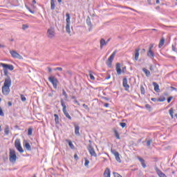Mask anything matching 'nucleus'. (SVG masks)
Wrapping results in <instances>:
<instances>
[{"instance_id":"69168bd1","label":"nucleus","mask_w":177,"mask_h":177,"mask_svg":"<svg viewBox=\"0 0 177 177\" xmlns=\"http://www.w3.org/2000/svg\"><path fill=\"white\" fill-rule=\"evenodd\" d=\"M0 48H5L4 45L0 44Z\"/></svg>"},{"instance_id":"49530a36","label":"nucleus","mask_w":177,"mask_h":177,"mask_svg":"<svg viewBox=\"0 0 177 177\" xmlns=\"http://www.w3.org/2000/svg\"><path fill=\"white\" fill-rule=\"evenodd\" d=\"M28 135H32V129H28Z\"/></svg>"},{"instance_id":"f3484780","label":"nucleus","mask_w":177,"mask_h":177,"mask_svg":"<svg viewBox=\"0 0 177 177\" xmlns=\"http://www.w3.org/2000/svg\"><path fill=\"white\" fill-rule=\"evenodd\" d=\"M153 86H154L155 92H160V86L156 82H153Z\"/></svg>"},{"instance_id":"680f3d73","label":"nucleus","mask_w":177,"mask_h":177,"mask_svg":"<svg viewBox=\"0 0 177 177\" xmlns=\"http://www.w3.org/2000/svg\"><path fill=\"white\" fill-rule=\"evenodd\" d=\"M8 104L9 107H10L12 106V102H8Z\"/></svg>"},{"instance_id":"4be33fe9","label":"nucleus","mask_w":177,"mask_h":177,"mask_svg":"<svg viewBox=\"0 0 177 177\" xmlns=\"http://www.w3.org/2000/svg\"><path fill=\"white\" fill-rule=\"evenodd\" d=\"M142 71L143 73H145L146 77H150V71L147 70L145 68H143Z\"/></svg>"},{"instance_id":"6e6d98bb","label":"nucleus","mask_w":177,"mask_h":177,"mask_svg":"<svg viewBox=\"0 0 177 177\" xmlns=\"http://www.w3.org/2000/svg\"><path fill=\"white\" fill-rule=\"evenodd\" d=\"M111 78V75H109L106 77H105V80H110Z\"/></svg>"},{"instance_id":"6ab92c4d","label":"nucleus","mask_w":177,"mask_h":177,"mask_svg":"<svg viewBox=\"0 0 177 177\" xmlns=\"http://www.w3.org/2000/svg\"><path fill=\"white\" fill-rule=\"evenodd\" d=\"M107 45V43H106V40L104 39H100V48L103 49V46H106Z\"/></svg>"},{"instance_id":"aec40b11","label":"nucleus","mask_w":177,"mask_h":177,"mask_svg":"<svg viewBox=\"0 0 177 177\" xmlns=\"http://www.w3.org/2000/svg\"><path fill=\"white\" fill-rule=\"evenodd\" d=\"M138 160L141 162V165L142 166V167L146 168V163L145 162V159L138 157Z\"/></svg>"},{"instance_id":"b1692460","label":"nucleus","mask_w":177,"mask_h":177,"mask_svg":"<svg viewBox=\"0 0 177 177\" xmlns=\"http://www.w3.org/2000/svg\"><path fill=\"white\" fill-rule=\"evenodd\" d=\"M65 117H66V118H68L69 120H72L71 116L70 115V114L68 113V112H67V110L65 111H62Z\"/></svg>"},{"instance_id":"cd10ccee","label":"nucleus","mask_w":177,"mask_h":177,"mask_svg":"<svg viewBox=\"0 0 177 177\" xmlns=\"http://www.w3.org/2000/svg\"><path fill=\"white\" fill-rule=\"evenodd\" d=\"M51 10H55V0H50Z\"/></svg>"},{"instance_id":"c03bdc74","label":"nucleus","mask_w":177,"mask_h":177,"mask_svg":"<svg viewBox=\"0 0 177 177\" xmlns=\"http://www.w3.org/2000/svg\"><path fill=\"white\" fill-rule=\"evenodd\" d=\"M68 145L71 147V149H74V145H73V142L71 141L68 142Z\"/></svg>"},{"instance_id":"412c9836","label":"nucleus","mask_w":177,"mask_h":177,"mask_svg":"<svg viewBox=\"0 0 177 177\" xmlns=\"http://www.w3.org/2000/svg\"><path fill=\"white\" fill-rule=\"evenodd\" d=\"M24 146L26 147V150H28L29 151H31V145H30V143L25 142Z\"/></svg>"},{"instance_id":"f03ea898","label":"nucleus","mask_w":177,"mask_h":177,"mask_svg":"<svg viewBox=\"0 0 177 177\" xmlns=\"http://www.w3.org/2000/svg\"><path fill=\"white\" fill-rule=\"evenodd\" d=\"M16 158H17V156H16V151H15V149H10V162H12V163L16 162Z\"/></svg>"},{"instance_id":"a211bd4d","label":"nucleus","mask_w":177,"mask_h":177,"mask_svg":"<svg viewBox=\"0 0 177 177\" xmlns=\"http://www.w3.org/2000/svg\"><path fill=\"white\" fill-rule=\"evenodd\" d=\"M86 24H88L90 27V28L88 29V31H91V28H92L93 25H92V22H91V18L89 17H88L86 19Z\"/></svg>"},{"instance_id":"a18cd8bd","label":"nucleus","mask_w":177,"mask_h":177,"mask_svg":"<svg viewBox=\"0 0 177 177\" xmlns=\"http://www.w3.org/2000/svg\"><path fill=\"white\" fill-rule=\"evenodd\" d=\"M21 99L22 102H26V98L24 97V95H21Z\"/></svg>"},{"instance_id":"09e8293b","label":"nucleus","mask_w":177,"mask_h":177,"mask_svg":"<svg viewBox=\"0 0 177 177\" xmlns=\"http://www.w3.org/2000/svg\"><path fill=\"white\" fill-rule=\"evenodd\" d=\"M172 99H174V97H172V96L168 97L167 98V102L171 103V100H172Z\"/></svg>"},{"instance_id":"393cba45","label":"nucleus","mask_w":177,"mask_h":177,"mask_svg":"<svg viewBox=\"0 0 177 177\" xmlns=\"http://www.w3.org/2000/svg\"><path fill=\"white\" fill-rule=\"evenodd\" d=\"M165 42V39L162 38L160 39V42H159V45H158L159 48H162V46H164Z\"/></svg>"},{"instance_id":"473e14b6","label":"nucleus","mask_w":177,"mask_h":177,"mask_svg":"<svg viewBox=\"0 0 177 177\" xmlns=\"http://www.w3.org/2000/svg\"><path fill=\"white\" fill-rule=\"evenodd\" d=\"M3 71L4 73V75L6 77V78H8V77H10L9 75H8V74H9V72L8 71V70L6 68H3Z\"/></svg>"},{"instance_id":"9d476101","label":"nucleus","mask_w":177,"mask_h":177,"mask_svg":"<svg viewBox=\"0 0 177 177\" xmlns=\"http://www.w3.org/2000/svg\"><path fill=\"white\" fill-rule=\"evenodd\" d=\"M0 64L2 67L6 68V70H10V71H13V70H15V66H13V65L12 64H3V63H1Z\"/></svg>"},{"instance_id":"bf43d9fd","label":"nucleus","mask_w":177,"mask_h":177,"mask_svg":"<svg viewBox=\"0 0 177 177\" xmlns=\"http://www.w3.org/2000/svg\"><path fill=\"white\" fill-rule=\"evenodd\" d=\"M152 102H157V98H151Z\"/></svg>"},{"instance_id":"0e129e2a","label":"nucleus","mask_w":177,"mask_h":177,"mask_svg":"<svg viewBox=\"0 0 177 177\" xmlns=\"http://www.w3.org/2000/svg\"><path fill=\"white\" fill-rule=\"evenodd\" d=\"M110 39H111L109 38V39H108L106 40V44H109V42H110Z\"/></svg>"},{"instance_id":"a19ab883","label":"nucleus","mask_w":177,"mask_h":177,"mask_svg":"<svg viewBox=\"0 0 177 177\" xmlns=\"http://www.w3.org/2000/svg\"><path fill=\"white\" fill-rule=\"evenodd\" d=\"M27 28H28V25L27 24L22 25V30H27Z\"/></svg>"},{"instance_id":"3c124183","label":"nucleus","mask_w":177,"mask_h":177,"mask_svg":"<svg viewBox=\"0 0 177 177\" xmlns=\"http://www.w3.org/2000/svg\"><path fill=\"white\" fill-rule=\"evenodd\" d=\"M145 107H146V109H147V110H150V109H151V106L149 104H147L145 105Z\"/></svg>"},{"instance_id":"7ed1b4c3","label":"nucleus","mask_w":177,"mask_h":177,"mask_svg":"<svg viewBox=\"0 0 177 177\" xmlns=\"http://www.w3.org/2000/svg\"><path fill=\"white\" fill-rule=\"evenodd\" d=\"M117 53V50H115L111 55V56L108 58V60L106 62V65L108 66V67H109L110 68H111V64L113 63V61L114 60V57H115V54Z\"/></svg>"},{"instance_id":"37998d69","label":"nucleus","mask_w":177,"mask_h":177,"mask_svg":"<svg viewBox=\"0 0 177 177\" xmlns=\"http://www.w3.org/2000/svg\"><path fill=\"white\" fill-rule=\"evenodd\" d=\"M120 127H122V128H125V127H127V123H125V122H120Z\"/></svg>"},{"instance_id":"f8f14e48","label":"nucleus","mask_w":177,"mask_h":177,"mask_svg":"<svg viewBox=\"0 0 177 177\" xmlns=\"http://www.w3.org/2000/svg\"><path fill=\"white\" fill-rule=\"evenodd\" d=\"M140 50V48H136L134 51V60L136 62H138L139 60V52Z\"/></svg>"},{"instance_id":"4468645a","label":"nucleus","mask_w":177,"mask_h":177,"mask_svg":"<svg viewBox=\"0 0 177 177\" xmlns=\"http://www.w3.org/2000/svg\"><path fill=\"white\" fill-rule=\"evenodd\" d=\"M104 177H110L111 176V171L109 167H106L104 172Z\"/></svg>"},{"instance_id":"39448f33","label":"nucleus","mask_w":177,"mask_h":177,"mask_svg":"<svg viewBox=\"0 0 177 177\" xmlns=\"http://www.w3.org/2000/svg\"><path fill=\"white\" fill-rule=\"evenodd\" d=\"M48 81H50L51 82V84H53V88L55 89H57V84H58L59 81H57V79H56V77H55V76L49 77Z\"/></svg>"},{"instance_id":"774afa93","label":"nucleus","mask_w":177,"mask_h":177,"mask_svg":"<svg viewBox=\"0 0 177 177\" xmlns=\"http://www.w3.org/2000/svg\"><path fill=\"white\" fill-rule=\"evenodd\" d=\"M156 3H160V0H156Z\"/></svg>"},{"instance_id":"2eb2a0df","label":"nucleus","mask_w":177,"mask_h":177,"mask_svg":"<svg viewBox=\"0 0 177 177\" xmlns=\"http://www.w3.org/2000/svg\"><path fill=\"white\" fill-rule=\"evenodd\" d=\"M74 127H75V134L77 136H80V126L77 125V124H74Z\"/></svg>"},{"instance_id":"e2e57ef3","label":"nucleus","mask_w":177,"mask_h":177,"mask_svg":"<svg viewBox=\"0 0 177 177\" xmlns=\"http://www.w3.org/2000/svg\"><path fill=\"white\" fill-rule=\"evenodd\" d=\"M32 3H33V5H35V3H37V1H35V0H32Z\"/></svg>"},{"instance_id":"a878e982","label":"nucleus","mask_w":177,"mask_h":177,"mask_svg":"<svg viewBox=\"0 0 177 177\" xmlns=\"http://www.w3.org/2000/svg\"><path fill=\"white\" fill-rule=\"evenodd\" d=\"M66 24H71L70 14H69L68 12H67V13L66 14Z\"/></svg>"},{"instance_id":"423d86ee","label":"nucleus","mask_w":177,"mask_h":177,"mask_svg":"<svg viewBox=\"0 0 177 177\" xmlns=\"http://www.w3.org/2000/svg\"><path fill=\"white\" fill-rule=\"evenodd\" d=\"M55 28H50L47 30V37L48 38H55Z\"/></svg>"},{"instance_id":"0eeeda50","label":"nucleus","mask_w":177,"mask_h":177,"mask_svg":"<svg viewBox=\"0 0 177 177\" xmlns=\"http://www.w3.org/2000/svg\"><path fill=\"white\" fill-rule=\"evenodd\" d=\"M10 53L12 57H14V59H23V57L20 55V54H19L17 52H16V50H10Z\"/></svg>"},{"instance_id":"e433bc0d","label":"nucleus","mask_w":177,"mask_h":177,"mask_svg":"<svg viewBox=\"0 0 177 177\" xmlns=\"http://www.w3.org/2000/svg\"><path fill=\"white\" fill-rule=\"evenodd\" d=\"M140 92L142 95H145V87L143 86H140Z\"/></svg>"},{"instance_id":"20e7f679","label":"nucleus","mask_w":177,"mask_h":177,"mask_svg":"<svg viewBox=\"0 0 177 177\" xmlns=\"http://www.w3.org/2000/svg\"><path fill=\"white\" fill-rule=\"evenodd\" d=\"M15 146L17 150H18V151H19V153H24V150H23V147H21V143L20 142L19 139H16L15 140Z\"/></svg>"},{"instance_id":"c756f323","label":"nucleus","mask_w":177,"mask_h":177,"mask_svg":"<svg viewBox=\"0 0 177 177\" xmlns=\"http://www.w3.org/2000/svg\"><path fill=\"white\" fill-rule=\"evenodd\" d=\"M55 124H59V115L57 114L54 115Z\"/></svg>"},{"instance_id":"9b49d317","label":"nucleus","mask_w":177,"mask_h":177,"mask_svg":"<svg viewBox=\"0 0 177 177\" xmlns=\"http://www.w3.org/2000/svg\"><path fill=\"white\" fill-rule=\"evenodd\" d=\"M122 84L124 88H125V91H128L129 89V84H128V79H127V77H124L123 79Z\"/></svg>"},{"instance_id":"72a5a7b5","label":"nucleus","mask_w":177,"mask_h":177,"mask_svg":"<svg viewBox=\"0 0 177 177\" xmlns=\"http://www.w3.org/2000/svg\"><path fill=\"white\" fill-rule=\"evenodd\" d=\"M62 95L64 96L65 99L68 98V95H67V93H66V91H64V89L62 90Z\"/></svg>"},{"instance_id":"7c9ffc66","label":"nucleus","mask_w":177,"mask_h":177,"mask_svg":"<svg viewBox=\"0 0 177 177\" xmlns=\"http://www.w3.org/2000/svg\"><path fill=\"white\" fill-rule=\"evenodd\" d=\"M66 32H68V34H70L71 32V30H70V24H66Z\"/></svg>"},{"instance_id":"338daca9","label":"nucleus","mask_w":177,"mask_h":177,"mask_svg":"<svg viewBox=\"0 0 177 177\" xmlns=\"http://www.w3.org/2000/svg\"><path fill=\"white\" fill-rule=\"evenodd\" d=\"M172 50L175 52V46H172Z\"/></svg>"},{"instance_id":"864d4df0","label":"nucleus","mask_w":177,"mask_h":177,"mask_svg":"<svg viewBox=\"0 0 177 177\" xmlns=\"http://www.w3.org/2000/svg\"><path fill=\"white\" fill-rule=\"evenodd\" d=\"M170 88H171V90L177 91V88H175L174 86H171Z\"/></svg>"},{"instance_id":"8fccbe9b","label":"nucleus","mask_w":177,"mask_h":177,"mask_svg":"<svg viewBox=\"0 0 177 177\" xmlns=\"http://www.w3.org/2000/svg\"><path fill=\"white\" fill-rule=\"evenodd\" d=\"M153 46H154V44H150V46L149 47V50H153Z\"/></svg>"},{"instance_id":"ddd939ff","label":"nucleus","mask_w":177,"mask_h":177,"mask_svg":"<svg viewBox=\"0 0 177 177\" xmlns=\"http://www.w3.org/2000/svg\"><path fill=\"white\" fill-rule=\"evenodd\" d=\"M116 71L118 75H121L122 71L121 70V64L120 63L116 64Z\"/></svg>"},{"instance_id":"79ce46f5","label":"nucleus","mask_w":177,"mask_h":177,"mask_svg":"<svg viewBox=\"0 0 177 177\" xmlns=\"http://www.w3.org/2000/svg\"><path fill=\"white\" fill-rule=\"evenodd\" d=\"M88 165H89V160L88 159H86L84 162V166L88 167Z\"/></svg>"},{"instance_id":"bb28decb","label":"nucleus","mask_w":177,"mask_h":177,"mask_svg":"<svg viewBox=\"0 0 177 177\" xmlns=\"http://www.w3.org/2000/svg\"><path fill=\"white\" fill-rule=\"evenodd\" d=\"M10 132V130L9 129V126H6L5 129H4L5 135H6V136L9 135Z\"/></svg>"},{"instance_id":"ea45409f","label":"nucleus","mask_w":177,"mask_h":177,"mask_svg":"<svg viewBox=\"0 0 177 177\" xmlns=\"http://www.w3.org/2000/svg\"><path fill=\"white\" fill-rule=\"evenodd\" d=\"M0 115L1 117H3L5 115V113H3V111L2 110V108L0 106Z\"/></svg>"},{"instance_id":"4c0bfd02","label":"nucleus","mask_w":177,"mask_h":177,"mask_svg":"<svg viewBox=\"0 0 177 177\" xmlns=\"http://www.w3.org/2000/svg\"><path fill=\"white\" fill-rule=\"evenodd\" d=\"M55 71H63V68L62 67H57L54 68Z\"/></svg>"},{"instance_id":"603ef678","label":"nucleus","mask_w":177,"mask_h":177,"mask_svg":"<svg viewBox=\"0 0 177 177\" xmlns=\"http://www.w3.org/2000/svg\"><path fill=\"white\" fill-rule=\"evenodd\" d=\"M125 71H127V67L124 66L122 69V73H125Z\"/></svg>"},{"instance_id":"1a4fd4ad","label":"nucleus","mask_w":177,"mask_h":177,"mask_svg":"<svg viewBox=\"0 0 177 177\" xmlns=\"http://www.w3.org/2000/svg\"><path fill=\"white\" fill-rule=\"evenodd\" d=\"M87 149L88 150V152L90 153L91 156L93 157H97L96 152L95 151V149H93V147H92L91 145H88L87 147Z\"/></svg>"},{"instance_id":"c85d7f7f","label":"nucleus","mask_w":177,"mask_h":177,"mask_svg":"<svg viewBox=\"0 0 177 177\" xmlns=\"http://www.w3.org/2000/svg\"><path fill=\"white\" fill-rule=\"evenodd\" d=\"M89 76L92 81H95V76H93V72L89 71Z\"/></svg>"},{"instance_id":"f704fd0d","label":"nucleus","mask_w":177,"mask_h":177,"mask_svg":"<svg viewBox=\"0 0 177 177\" xmlns=\"http://www.w3.org/2000/svg\"><path fill=\"white\" fill-rule=\"evenodd\" d=\"M158 102H165V97H160L158 99Z\"/></svg>"},{"instance_id":"f257e3e1","label":"nucleus","mask_w":177,"mask_h":177,"mask_svg":"<svg viewBox=\"0 0 177 177\" xmlns=\"http://www.w3.org/2000/svg\"><path fill=\"white\" fill-rule=\"evenodd\" d=\"M10 86H12V79L10 77H6L3 85L1 88L3 95L7 96L10 93Z\"/></svg>"},{"instance_id":"6e6552de","label":"nucleus","mask_w":177,"mask_h":177,"mask_svg":"<svg viewBox=\"0 0 177 177\" xmlns=\"http://www.w3.org/2000/svg\"><path fill=\"white\" fill-rule=\"evenodd\" d=\"M112 154L115 156V158L118 162H121V158H120V153L118 151H116L115 149H111V150Z\"/></svg>"},{"instance_id":"c9c22d12","label":"nucleus","mask_w":177,"mask_h":177,"mask_svg":"<svg viewBox=\"0 0 177 177\" xmlns=\"http://www.w3.org/2000/svg\"><path fill=\"white\" fill-rule=\"evenodd\" d=\"M152 142H153V140H149L148 141H147V146L148 147H150V145H151Z\"/></svg>"},{"instance_id":"58836bf2","label":"nucleus","mask_w":177,"mask_h":177,"mask_svg":"<svg viewBox=\"0 0 177 177\" xmlns=\"http://www.w3.org/2000/svg\"><path fill=\"white\" fill-rule=\"evenodd\" d=\"M115 138H117L118 139H120V134L118 133V131H115Z\"/></svg>"},{"instance_id":"5701e85b","label":"nucleus","mask_w":177,"mask_h":177,"mask_svg":"<svg viewBox=\"0 0 177 177\" xmlns=\"http://www.w3.org/2000/svg\"><path fill=\"white\" fill-rule=\"evenodd\" d=\"M61 106H62V111H64L66 110L67 106H66V103L64 102V100H61Z\"/></svg>"},{"instance_id":"052dcab7","label":"nucleus","mask_w":177,"mask_h":177,"mask_svg":"<svg viewBox=\"0 0 177 177\" xmlns=\"http://www.w3.org/2000/svg\"><path fill=\"white\" fill-rule=\"evenodd\" d=\"M74 103H76V104L80 105V102H78V101L77 100H74Z\"/></svg>"},{"instance_id":"dca6fc26","label":"nucleus","mask_w":177,"mask_h":177,"mask_svg":"<svg viewBox=\"0 0 177 177\" xmlns=\"http://www.w3.org/2000/svg\"><path fill=\"white\" fill-rule=\"evenodd\" d=\"M147 56L150 59H154V52H153V50H149L147 52Z\"/></svg>"},{"instance_id":"4d7b16f0","label":"nucleus","mask_w":177,"mask_h":177,"mask_svg":"<svg viewBox=\"0 0 177 177\" xmlns=\"http://www.w3.org/2000/svg\"><path fill=\"white\" fill-rule=\"evenodd\" d=\"M104 107H109V106H110V104L109 103H105L104 104Z\"/></svg>"},{"instance_id":"2f4dec72","label":"nucleus","mask_w":177,"mask_h":177,"mask_svg":"<svg viewBox=\"0 0 177 177\" xmlns=\"http://www.w3.org/2000/svg\"><path fill=\"white\" fill-rule=\"evenodd\" d=\"M169 115L171 118H174V108H171L169 111Z\"/></svg>"},{"instance_id":"5fc2aeb1","label":"nucleus","mask_w":177,"mask_h":177,"mask_svg":"<svg viewBox=\"0 0 177 177\" xmlns=\"http://www.w3.org/2000/svg\"><path fill=\"white\" fill-rule=\"evenodd\" d=\"M149 70H150V71H153L154 70L153 68V65H150Z\"/></svg>"},{"instance_id":"13d9d810","label":"nucleus","mask_w":177,"mask_h":177,"mask_svg":"<svg viewBox=\"0 0 177 177\" xmlns=\"http://www.w3.org/2000/svg\"><path fill=\"white\" fill-rule=\"evenodd\" d=\"M48 73H52V68L48 67Z\"/></svg>"},{"instance_id":"de8ad7c7","label":"nucleus","mask_w":177,"mask_h":177,"mask_svg":"<svg viewBox=\"0 0 177 177\" xmlns=\"http://www.w3.org/2000/svg\"><path fill=\"white\" fill-rule=\"evenodd\" d=\"M83 107L86 109V110H89V106H88V105L83 104Z\"/></svg>"}]
</instances>
